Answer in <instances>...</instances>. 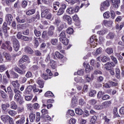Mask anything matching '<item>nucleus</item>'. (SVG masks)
Wrapping results in <instances>:
<instances>
[{
	"mask_svg": "<svg viewBox=\"0 0 124 124\" xmlns=\"http://www.w3.org/2000/svg\"><path fill=\"white\" fill-rule=\"evenodd\" d=\"M34 13H35V9H34L29 10L26 12L27 15H29V16L33 15Z\"/></svg>",
	"mask_w": 124,
	"mask_h": 124,
	"instance_id": "nucleus-25",
	"label": "nucleus"
},
{
	"mask_svg": "<svg viewBox=\"0 0 124 124\" xmlns=\"http://www.w3.org/2000/svg\"><path fill=\"white\" fill-rule=\"evenodd\" d=\"M112 24H113V21H112L111 20H109V21L104 20L103 21V24L106 27H111V26H112Z\"/></svg>",
	"mask_w": 124,
	"mask_h": 124,
	"instance_id": "nucleus-18",
	"label": "nucleus"
},
{
	"mask_svg": "<svg viewBox=\"0 0 124 124\" xmlns=\"http://www.w3.org/2000/svg\"><path fill=\"white\" fill-rule=\"evenodd\" d=\"M5 70H6V67L4 65H0V72H3Z\"/></svg>",
	"mask_w": 124,
	"mask_h": 124,
	"instance_id": "nucleus-59",
	"label": "nucleus"
},
{
	"mask_svg": "<svg viewBox=\"0 0 124 124\" xmlns=\"http://www.w3.org/2000/svg\"><path fill=\"white\" fill-rule=\"evenodd\" d=\"M115 37V34L112 32H109L106 36L108 39H113Z\"/></svg>",
	"mask_w": 124,
	"mask_h": 124,
	"instance_id": "nucleus-35",
	"label": "nucleus"
},
{
	"mask_svg": "<svg viewBox=\"0 0 124 124\" xmlns=\"http://www.w3.org/2000/svg\"><path fill=\"white\" fill-rule=\"evenodd\" d=\"M115 72L116 77L117 79H120V78L121 77V76L120 75V69H119V68H116L115 69Z\"/></svg>",
	"mask_w": 124,
	"mask_h": 124,
	"instance_id": "nucleus-37",
	"label": "nucleus"
},
{
	"mask_svg": "<svg viewBox=\"0 0 124 124\" xmlns=\"http://www.w3.org/2000/svg\"><path fill=\"white\" fill-rule=\"evenodd\" d=\"M96 94V91L92 90L89 93L90 96H94Z\"/></svg>",
	"mask_w": 124,
	"mask_h": 124,
	"instance_id": "nucleus-56",
	"label": "nucleus"
},
{
	"mask_svg": "<svg viewBox=\"0 0 124 124\" xmlns=\"http://www.w3.org/2000/svg\"><path fill=\"white\" fill-rule=\"evenodd\" d=\"M23 63H24V62H20V61H19L18 65L20 68H22V69H26L27 67L24 64H23Z\"/></svg>",
	"mask_w": 124,
	"mask_h": 124,
	"instance_id": "nucleus-52",
	"label": "nucleus"
},
{
	"mask_svg": "<svg viewBox=\"0 0 124 124\" xmlns=\"http://www.w3.org/2000/svg\"><path fill=\"white\" fill-rule=\"evenodd\" d=\"M9 118V115H3L0 116V119L3 123H6V122H7V121L8 120Z\"/></svg>",
	"mask_w": 124,
	"mask_h": 124,
	"instance_id": "nucleus-21",
	"label": "nucleus"
},
{
	"mask_svg": "<svg viewBox=\"0 0 124 124\" xmlns=\"http://www.w3.org/2000/svg\"><path fill=\"white\" fill-rule=\"evenodd\" d=\"M110 6V1L109 0H106L101 4L100 9L101 11H104L107 7Z\"/></svg>",
	"mask_w": 124,
	"mask_h": 124,
	"instance_id": "nucleus-5",
	"label": "nucleus"
},
{
	"mask_svg": "<svg viewBox=\"0 0 124 124\" xmlns=\"http://www.w3.org/2000/svg\"><path fill=\"white\" fill-rule=\"evenodd\" d=\"M74 32V30L72 28H68L66 30V32L68 34H72Z\"/></svg>",
	"mask_w": 124,
	"mask_h": 124,
	"instance_id": "nucleus-46",
	"label": "nucleus"
},
{
	"mask_svg": "<svg viewBox=\"0 0 124 124\" xmlns=\"http://www.w3.org/2000/svg\"><path fill=\"white\" fill-rule=\"evenodd\" d=\"M60 2H55L53 3V9H54V10H58V8H59L60 7Z\"/></svg>",
	"mask_w": 124,
	"mask_h": 124,
	"instance_id": "nucleus-29",
	"label": "nucleus"
},
{
	"mask_svg": "<svg viewBox=\"0 0 124 124\" xmlns=\"http://www.w3.org/2000/svg\"><path fill=\"white\" fill-rule=\"evenodd\" d=\"M35 88H36V85L35 84H34L33 85H30L27 87L24 93L26 94H30V93H31V90Z\"/></svg>",
	"mask_w": 124,
	"mask_h": 124,
	"instance_id": "nucleus-8",
	"label": "nucleus"
},
{
	"mask_svg": "<svg viewBox=\"0 0 124 124\" xmlns=\"http://www.w3.org/2000/svg\"><path fill=\"white\" fill-rule=\"evenodd\" d=\"M104 18L105 19H108L110 17V13L109 12H106L103 14Z\"/></svg>",
	"mask_w": 124,
	"mask_h": 124,
	"instance_id": "nucleus-51",
	"label": "nucleus"
},
{
	"mask_svg": "<svg viewBox=\"0 0 124 124\" xmlns=\"http://www.w3.org/2000/svg\"><path fill=\"white\" fill-rule=\"evenodd\" d=\"M101 61L103 62H106L110 61V58L107 57V56H103L102 57Z\"/></svg>",
	"mask_w": 124,
	"mask_h": 124,
	"instance_id": "nucleus-47",
	"label": "nucleus"
},
{
	"mask_svg": "<svg viewBox=\"0 0 124 124\" xmlns=\"http://www.w3.org/2000/svg\"><path fill=\"white\" fill-rule=\"evenodd\" d=\"M42 114L43 115V118H45V115L48 114V110L47 109H42L41 110Z\"/></svg>",
	"mask_w": 124,
	"mask_h": 124,
	"instance_id": "nucleus-62",
	"label": "nucleus"
},
{
	"mask_svg": "<svg viewBox=\"0 0 124 124\" xmlns=\"http://www.w3.org/2000/svg\"><path fill=\"white\" fill-rule=\"evenodd\" d=\"M19 82H20V83H22V84H24L25 82H27V78L25 77H21L19 78Z\"/></svg>",
	"mask_w": 124,
	"mask_h": 124,
	"instance_id": "nucleus-54",
	"label": "nucleus"
},
{
	"mask_svg": "<svg viewBox=\"0 0 124 124\" xmlns=\"http://www.w3.org/2000/svg\"><path fill=\"white\" fill-rule=\"evenodd\" d=\"M54 24L57 27H59V25H60V26L58 27L57 30L58 31H62L63 29V28H64V23L62 22L61 18L59 17H57L55 19Z\"/></svg>",
	"mask_w": 124,
	"mask_h": 124,
	"instance_id": "nucleus-2",
	"label": "nucleus"
},
{
	"mask_svg": "<svg viewBox=\"0 0 124 124\" xmlns=\"http://www.w3.org/2000/svg\"><path fill=\"white\" fill-rule=\"evenodd\" d=\"M105 65H106V69L107 70H110L111 68L114 67L116 64L113 62H108L105 64Z\"/></svg>",
	"mask_w": 124,
	"mask_h": 124,
	"instance_id": "nucleus-11",
	"label": "nucleus"
},
{
	"mask_svg": "<svg viewBox=\"0 0 124 124\" xmlns=\"http://www.w3.org/2000/svg\"><path fill=\"white\" fill-rule=\"evenodd\" d=\"M42 37L44 39H48L49 36L48 35V33L46 31H44L42 34Z\"/></svg>",
	"mask_w": 124,
	"mask_h": 124,
	"instance_id": "nucleus-26",
	"label": "nucleus"
},
{
	"mask_svg": "<svg viewBox=\"0 0 124 124\" xmlns=\"http://www.w3.org/2000/svg\"><path fill=\"white\" fill-rule=\"evenodd\" d=\"M51 43L52 45H54L55 46H56V45H58L57 39H52L51 40Z\"/></svg>",
	"mask_w": 124,
	"mask_h": 124,
	"instance_id": "nucleus-45",
	"label": "nucleus"
},
{
	"mask_svg": "<svg viewBox=\"0 0 124 124\" xmlns=\"http://www.w3.org/2000/svg\"><path fill=\"white\" fill-rule=\"evenodd\" d=\"M101 53H102V49L100 47L97 48L95 52H93V55L97 56V55H99V54H101Z\"/></svg>",
	"mask_w": 124,
	"mask_h": 124,
	"instance_id": "nucleus-27",
	"label": "nucleus"
},
{
	"mask_svg": "<svg viewBox=\"0 0 124 124\" xmlns=\"http://www.w3.org/2000/svg\"><path fill=\"white\" fill-rule=\"evenodd\" d=\"M45 96H46V97H48V96H54V94L51 91H47L45 93Z\"/></svg>",
	"mask_w": 124,
	"mask_h": 124,
	"instance_id": "nucleus-39",
	"label": "nucleus"
},
{
	"mask_svg": "<svg viewBox=\"0 0 124 124\" xmlns=\"http://www.w3.org/2000/svg\"><path fill=\"white\" fill-rule=\"evenodd\" d=\"M34 33L37 37H39V36H41V32H40V31H37V30L36 29L34 30Z\"/></svg>",
	"mask_w": 124,
	"mask_h": 124,
	"instance_id": "nucleus-40",
	"label": "nucleus"
},
{
	"mask_svg": "<svg viewBox=\"0 0 124 124\" xmlns=\"http://www.w3.org/2000/svg\"><path fill=\"white\" fill-rule=\"evenodd\" d=\"M0 93H1V95L3 99H6V98L7 97V94H6L5 92L0 90Z\"/></svg>",
	"mask_w": 124,
	"mask_h": 124,
	"instance_id": "nucleus-44",
	"label": "nucleus"
},
{
	"mask_svg": "<svg viewBox=\"0 0 124 124\" xmlns=\"http://www.w3.org/2000/svg\"><path fill=\"white\" fill-rule=\"evenodd\" d=\"M60 41L62 42L64 45H68V39L66 38V34L65 31H62L59 35Z\"/></svg>",
	"mask_w": 124,
	"mask_h": 124,
	"instance_id": "nucleus-1",
	"label": "nucleus"
},
{
	"mask_svg": "<svg viewBox=\"0 0 124 124\" xmlns=\"http://www.w3.org/2000/svg\"><path fill=\"white\" fill-rule=\"evenodd\" d=\"M107 32H108V31L107 30V29H104L100 31H98L97 33H98V34H99L100 35H103L105 34V33H106Z\"/></svg>",
	"mask_w": 124,
	"mask_h": 124,
	"instance_id": "nucleus-28",
	"label": "nucleus"
},
{
	"mask_svg": "<svg viewBox=\"0 0 124 124\" xmlns=\"http://www.w3.org/2000/svg\"><path fill=\"white\" fill-rule=\"evenodd\" d=\"M64 12V11L60 8L57 12V15H58V16H61V15L63 14Z\"/></svg>",
	"mask_w": 124,
	"mask_h": 124,
	"instance_id": "nucleus-49",
	"label": "nucleus"
},
{
	"mask_svg": "<svg viewBox=\"0 0 124 124\" xmlns=\"http://www.w3.org/2000/svg\"><path fill=\"white\" fill-rule=\"evenodd\" d=\"M104 94H105V92H102V91H99L98 93L97 97V98H101V97L102 98V96H103Z\"/></svg>",
	"mask_w": 124,
	"mask_h": 124,
	"instance_id": "nucleus-38",
	"label": "nucleus"
},
{
	"mask_svg": "<svg viewBox=\"0 0 124 124\" xmlns=\"http://www.w3.org/2000/svg\"><path fill=\"white\" fill-rule=\"evenodd\" d=\"M16 20L17 23H19V24H22L23 23H25V19L20 18V17L17 16L16 18Z\"/></svg>",
	"mask_w": 124,
	"mask_h": 124,
	"instance_id": "nucleus-43",
	"label": "nucleus"
},
{
	"mask_svg": "<svg viewBox=\"0 0 124 124\" xmlns=\"http://www.w3.org/2000/svg\"><path fill=\"white\" fill-rule=\"evenodd\" d=\"M7 108L6 107V106H5V104H3L1 105V108L3 110V114H5V115H6V114H7V112H8V110H6Z\"/></svg>",
	"mask_w": 124,
	"mask_h": 124,
	"instance_id": "nucleus-30",
	"label": "nucleus"
},
{
	"mask_svg": "<svg viewBox=\"0 0 124 124\" xmlns=\"http://www.w3.org/2000/svg\"><path fill=\"white\" fill-rule=\"evenodd\" d=\"M106 52L107 53V54L110 55V54H113V51L112 48H107L106 50Z\"/></svg>",
	"mask_w": 124,
	"mask_h": 124,
	"instance_id": "nucleus-61",
	"label": "nucleus"
},
{
	"mask_svg": "<svg viewBox=\"0 0 124 124\" xmlns=\"http://www.w3.org/2000/svg\"><path fill=\"white\" fill-rule=\"evenodd\" d=\"M102 74V72L99 70L96 69L94 71L93 75H98Z\"/></svg>",
	"mask_w": 124,
	"mask_h": 124,
	"instance_id": "nucleus-53",
	"label": "nucleus"
},
{
	"mask_svg": "<svg viewBox=\"0 0 124 124\" xmlns=\"http://www.w3.org/2000/svg\"><path fill=\"white\" fill-rule=\"evenodd\" d=\"M7 113H8L9 115L12 117H14L17 115V111L13 110H9Z\"/></svg>",
	"mask_w": 124,
	"mask_h": 124,
	"instance_id": "nucleus-23",
	"label": "nucleus"
},
{
	"mask_svg": "<svg viewBox=\"0 0 124 124\" xmlns=\"http://www.w3.org/2000/svg\"><path fill=\"white\" fill-rule=\"evenodd\" d=\"M3 56L5 57L6 62H10L12 60V57L11 55L8 53L5 52L3 53Z\"/></svg>",
	"mask_w": 124,
	"mask_h": 124,
	"instance_id": "nucleus-10",
	"label": "nucleus"
},
{
	"mask_svg": "<svg viewBox=\"0 0 124 124\" xmlns=\"http://www.w3.org/2000/svg\"><path fill=\"white\" fill-rule=\"evenodd\" d=\"M75 111H76V114H77L78 115H83V112L82 109L77 108H76Z\"/></svg>",
	"mask_w": 124,
	"mask_h": 124,
	"instance_id": "nucleus-34",
	"label": "nucleus"
},
{
	"mask_svg": "<svg viewBox=\"0 0 124 124\" xmlns=\"http://www.w3.org/2000/svg\"><path fill=\"white\" fill-rule=\"evenodd\" d=\"M55 61H53V60H50V62H49V65H50L51 68H52V69H55V68H56V66L55 65Z\"/></svg>",
	"mask_w": 124,
	"mask_h": 124,
	"instance_id": "nucleus-36",
	"label": "nucleus"
},
{
	"mask_svg": "<svg viewBox=\"0 0 124 124\" xmlns=\"http://www.w3.org/2000/svg\"><path fill=\"white\" fill-rule=\"evenodd\" d=\"M111 2L114 7H119L121 1L120 0H111Z\"/></svg>",
	"mask_w": 124,
	"mask_h": 124,
	"instance_id": "nucleus-14",
	"label": "nucleus"
},
{
	"mask_svg": "<svg viewBox=\"0 0 124 124\" xmlns=\"http://www.w3.org/2000/svg\"><path fill=\"white\" fill-rule=\"evenodd\" d=\"M18 108V106H17V104H16V103L14 101H12L11 103V108L14 109V110H16Z\"/></svg>",
	"mask_w": 124,
	"mask_h": 124,
	"instance_id": "nucleus-24",
	"label": "nucleus"
},
{
	"mask_svg": "<svg viewBox=\"0 0 124 124\" xmlns=\"http://www.w3.org/2000/svg\"><path fill=\"white\" fill-rule=\"evenodd\" d=\"M110 98V96L108 94H105L102 96V99L103 100H107L108 99H109Z\"/></svg>",
	"mask_w": 124,
	"mask_h": 124,
	"instance_id": "nucleus-63",
	"label": "nucleus"
},
{
	"mask_svg": "<svg viewBox=\"0 0 124 124\" xmlns=\"http://www.w3.org/2000/svg\"><path fill=\"white\" fill-rule=\"evenodd\" d=\"M27 61H29V56L27 55H23L21 58L19 62H27Z\"/></svg>",
	"mask_w": 124,
	"mask_h": 124,
	"instance_id": "nucleus-19",
	"label": "nucleus"
},
{
	"mask_svg": "<svg viewBox=\"0 0 124 124\" xmlns=\"http://www.w3.org/2000/svg\"><path fill=\"white\" fill-rule=\"evenodd\" d=\"M25 100H27V101H31V99H32V95H27L25 96Z\"/></svg>",
	"mask_w": 124,
	"mask_h": 124,
	"instance_id": "nucleus-58",
	"label": "nucleus"
},
{
	"mask_svg": "<svg viewBox=\"0 0 124 124\" xmlns=\"http://www.w3.org/2000/svg\"><path fill=\"white\" fill-rule=\"evenodd\" d=\"M3 31L4 33V35L5 37H8V31L10 29L9 27H7V23L6 22H4L3 26Z\"/></svg>",
	"mask_w": 124,
	"mask_h": 124,
	"instance_id": "nucleus-6",
	"label": "nucleus"
},
{
	"mask_svg": "<svg viewBox=\"0 0 124 124\" xmlns=\"http://www.w3.org/2000/svg\"><path fill=\"white\" fill-rule=\"evenodd\" d=\"M11 39L13 42L14 49L16 52H17V51H19V49H20V43H19V41L14 36L11 37Z\"/></svg>",
	"mask_w": 124,
	"mask_h": 124,
	"instance_id": "nucleus-3",
	"label": "nucleus"
},
{
	"mask_svg": "<svg viewBox=\"0 0 124 124\" xmlns=\"http://www.w3.org/2000/svg\"><path fill=\"white\" fill-rule=\"evenodd\" d=\"M90 42L91 43H93V42L95 43V42H97V39L96 38V36H92L90 39Z\"/></svg>",
	"mask_w": 124,
	"mask_h": 124,
	"instance_id": "nucleus-31",
	"label": "nucleus"
},
{
	"mask_svg": "<svg viewBox=\"0 0 124 124\" xmlns=\"http://www.w3.org/2000/svg\"><path fill=\"white\" fill-rule=\"evenodd\" d=\"M64 21H67L69 24H71V17L67 15H65L63 16Z\"/></svg>",
	"mask_w": 124,
	"mask_h": 124,
	"instance_id": "nucleus-16",
	"label": "nucleus"
},
{
	"mask_svg": "<svg viewBox=\"0 0 124 124\" xmlns=\"http://www.w3.org/2000/svg\"><path fill=\"white\" fill-rule=\"evenodd\" d=\"M29 117L30 122H31V123H33V122L35 120V113L33 112L31 113L29 115Z\"/></svg>",
	"mask_w": 124,
	"mask_h": 124,
	"instance_id": "nucleus-22",
	"label": "nucleus"
},
{
	"mask_svg": "<svg viewBox=\"0 0 124 124\" xmlns=\"http://www.w3.org/2000/svg\"><path fill=\"white\" fill-rule=\"evenodd\" d=\"M8 121L10 124H14V120H13V118L9 116V118L8 119Z\"/></svg>",
	"mask_w": 124,
	"mask_h": 124,
	"instance_id": "nucleus-64",
	"label": "nucleus"
},
{
	"mask_svg": "<svg viewBox=\"0 0 124 124\" xmlns=\"http://www.w3.org/2000/svg\"><path fill=\"white\" fill-rule=\"evenodd\" d=\"M5 19L8 24H9V25H10L13 20V16L10 14H7L6 16Z\"/></svg>",
	"mask_w": 124,
	"mask_h": 124,
	"instance_id": "nucleus-9",
	"label": "nucleus"
},
{
	"mask_svg": "<svg viewBox=\"0 0 124 124\" xmlns=\"http://www.w3.org/2000/svg\"><path fill=\"white\" fill-rule=\"evenodd\" d=\"M12 85L14 87V91H19V88H20V83L18 80L13 81L12 82Z\"/></svg>",
	"mask_w": 124,
	"mask_h": 124,
	"instance_id": "nucleus-7",
	"label": "nucleus"
},
{
	"mask_svg": "<svg viewBox=\"0 0 124 124\" xmlns=\"http://www.w3.org/2000/svg\"><path fill=\"white\" fill-rule=\"evenodd\" d=\"M66 12L68 14H74L75 13L74 8L72 7L69 8L67 9Z\"/></svg>",
	"mask_w": 124,
	"mask_h": 124,
	"instance_id": "nucleus-32",
	"label": "nucleus"
},
{
	"mask_svg": "<svg viewBox=\"0 0 124 124\" xmlns=\"http://www.w3.org/2000/svg\"><path fill=\"white\" fill-rule=\"evenodd\" d=\"M24 123H25V117H22L16 122V124H24Z\"/></svg>",
	"mask_w": 124,
	"mask_h": 124,
	"instance_id": "nucleus-42",
	"label": "nucleus"
},
{
	"mask_svg": "<svg viewBox=\"0 0 124 124\" xmlns=\"http://www.w3.org/2000/svg\"><path fill=\"white\" fill-rule=\"evenodd\" d=\"M6 48L9 52H12L13 48L12 46H11V43L9 41L6 42Z\"/></svg>",
	"mask_w": 124,
	"mask_h": 124,
	"instance_id": "nucleus-20",
	"label": "nucleus"
},
{
	"mask_svg": "<svg viewBox=\"0 0 124 124\" xmlns=\"http://www.w3.org/2000/svg\"><path fill=\"white\" fill-rule=\"evenodd\" d=\"M14 93H16L15 95V99L16 101V100L21 98V91L15 90V91H14Z\"/></svg>",
	"mask_w": 124,
	"mask_h": 124,
	"instance_id": "nucleus-13",
	"label": "nucleus"
},
{
	"mask_svg": "<svg viewBox=\"0 0 124 124\" xmlns=\"http://www.w3.org/2000/svg\"><path fill=\"white\" fill-rule=\"evenodd\" d=\"M45 19H47V20H50V21H52V14L49 13L45 17Z\"/></svg>",
	"mask_w": 124,
	"mask_h": 124,
	"instance_id": "nucleus-55",
	"label": "nucleus"
},
{
	"mask_svg": "<svg viewBox=\"0 0 124 124\" xmlns=\"http://www.w3.org/2000/svg\"><path fill=\"white\" fill-rule=\"evenodd\" d=\"M15 70L16 72H17L18 74H20V75H24L26 72L25 71L22 70L21 69H20L18 67H16L15 68Z\"/></svg>",
	"mask_w": 124,
	"mask_h": 124,
	"instance_id": "nucleus-17",
	"label": "nucleus"
},
{
	"mask_svg": "<svg viewBox=\"0 0 124 124\" xmlns=\"http://www.w3.org/2000/svg\"><path fill=\"white\" fill-rule=\"evenodd\" d=\"M55 55L57 59H63V55L61 54L58 51L55 52Z\"/></svg>",
	"mask_w": 124,
	"mask_h": 124,
	"instance_id": "nucleus-33",
	"label": "nucleus"
},
{
	"mask_svg": "<svg viewBox=\"0 0 124 124\" xmlns=\"http://www.w3.org/2000/svg\"><path fill=\"white\" fill-rule=\"evenodd\" d=\"M90 70H93V67H90V65L87 64L85 67V71L86 72H89Z\"/></svg>",
	"mask_w": 124,
	"mask_h": 124,
	"instance_id": "nucleus-41",
	"label": "nucleus"
},
{
	"mask_svg": "<svg viewBox=\"0 0 124 124\" xmlns=\"http://www.w3.org/2000/svg\"><path fill=\"white\" fill-rule=\"evenodd\" d=\"M96 120H97V117L96 116H93L91 120V123L92 124H95V122H96Z\"/></svg>",
	"mask_w": 124,
	"mask_h": 124,
	"instance_id": "nucleus-48",
	"label": "nucleus"
},
{
	"mask_svg": "<svg viewBox=\"0 0 124 124\" xmlns=\"http://www.w3.org/2000/svg\"><path fill=\"white\" fill-rule=\"evenodd\" d=\"M21 6L23 8H26L28 6V1L24 0L22 1Z\"/></svg>",
	"mask_w": 124,
	"mask_h": 124,
	"instance_id": "nucleus-50",
	"label": "nucleus"
},
{
	"mask_svg": "<svg viewBox=\"0 0 124 124\" xmlns=\"http://www.w3.org/2000/svg\"><path fill=\"white\" fill-rule=\"evenodd\" d=\"M25 76L26 78H31V77H32V73L29 71L26 73Z\"/></svg>",
	"mask_w": 124,
	"mask_h": 124,
	"instance_id": "nucleus-60",
	"label": "nucleus"
},
{
	"mask_svg": "<svg viewBox=\"0 0 124 124\" xmlns=\"http://www.w3.org/2000/svg\"><path fill=\"white\" fill-rule=\"evenodd\" d=\"M24 51L25 53H28V54H33V50L31 49V48L29 46H26L24 48Z\"/></svg>",
	"mask_w": 124,
	"mask_h": 124,
	"instance_id": "nucleus-15",
	"label": "nucleus"
},
{
	"mask_svg": "<svg viewBox=\"0 0 124 124\" xmlns=\"http://www.w3.org/2000/svg\"><path fill=\"white\" fill-rule=\"evenodd\" d=\"M111 59L112 60V62H114V64H118V60L116 57L111 56H110Z\"/></svg>",
	"mask_w": 124,
	"mask_h": 124,
	"instance_id": "nucleus-57",
	"label": "nucleus"
},
{
	"mask_svg": "<svg viewBox=\"0 0 124 124\" xmlns=\"http://www.w3.org/2000/svg\"><path fill=\"white\" fill-rule=\"evenodd\" d=\"M41 10H42V13H41L42 18H45V17H46V16L47 14H49L50 12V10L44 6H41Z\"/></svg>",
	"mask_w": 124,
	"mask_h": 124,
	"instance_id": "nucleus-4",
	"label": "nucleus"
},
{
	"mask_svg": "<svg viewBox=\"0 0 124 124\" xmlns=\"http://www.w3.org/2000/svg\"><path fill=\"white\" fill-rule=\"evenodd\" d=\"M37 83L39 85V88L42 89L44 87V81L42 80L41 78H39L37 80Z\"/></svg>",
	"mask_w": 124,
	"mask_h": 124,
	"instance_id": "nucleus-12",
	"label": "nucleus"
}]
</instances>
